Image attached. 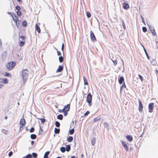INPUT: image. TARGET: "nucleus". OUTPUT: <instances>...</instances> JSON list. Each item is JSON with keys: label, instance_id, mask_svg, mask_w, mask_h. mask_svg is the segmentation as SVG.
<instances>
[{"label": "nucleus", "instance_id": "nucleus-20", "mask_svg": "<svg viewBox=\"0 0 158 158\" xmlns=\"http://www.w3.org/2000/svg\"><path fill=\"white\" fill-rule=\"evenodd\" d=\"M83 78L84 80V83L85 85H88V83L87 81V80L85 77L84 76H83Z\"/></svg>", "mask_w": 158, "mask_h": 158}, {"label": "nucleus", "instance_id": "nucleus-31", "mask_svg": "<svg viewBox=\"0 0 158 158\" xmlns=\"http://www.w3.org/2000/svg\"><path fill=\"white\" fill-rule=\"evenodd\" d=\"M74 129H72L71 130H69V134L70 135H72L73 134L74 132Z\"/></svg>", "mask_w": 158, "mask_h": 158}, {"label": "nucleus", "instance_id": "nucleus-55", "mask_svg": "<svg viewBox=\"0 0 158 158\" xmlns=\"http://www.w3.org/2000/svg\"><path fill=\"white\" fill-rule=\"evenodd\" d=\"M57 55L58 56H60L61 55V53L59 51H57Z\"/></svg>", "mask_w": 158, "mask_h": 158}, {"label": "nucleus", "instance_id": "nucleus-28", "mask_svg": "<svg viewBox=\"0 0 158 158\" xmlns=\"http://www.w3.org/2000/svg\"><path fill=\"white\" fill-rule=\"evenodd\" d=\"M32 156L30 154H28L26 156L23 157V158H32Z\"/></svg>", "mask_w": 158, "mask_h": 158}, {"label": "nucleus", "instance_id": "nucleus-57", "mask_svg": "<svg viewBox=\"0 0 158 158\" xmlns=\"http://www.w3.org/2000/svg\"><path fill=\"white\" fill-rule=\"evenodd\" d=\"M67 111H64V116H66L67 115Z\"/></svg>", "mask_w": 158, "mask_h": 158}, {"label": "nucleus", "instance_id": "nucleus-14", "mask_svg": "<svg viewBox=\"0 0 158 158\" xmlns=\"http://www.w3.org/2000/svg\"><path fill=\"white\" fill-rule=\"evenodd\" d=\"M147 24L149 27V29L150 31H153V30H155L154 28L153 27H152V26H151V25L149 24L148 23H147Z\"/></svg>", "mask_w": 158, "mask_h": 158}, {"label": "nucleus", "instance_id": "nucleus-64", "mask_svg": "<svg viewBox=\"0 0 158 158\" xmlns=\"http://www.w3.org/2000/svg\"><path fill=\"white\" fill-rule=\"evenodd\" d=\"M7 116H6L5 117V119H7Z\"/></svg>", "mask_w": 158, "mask_h": 158}, {"label": "nucleus", "instance_id": "nucleus-1", "mask_svg": "<svg viewBox=\"0 0 158 158\" xmlns=\"http://www.w3.org/2000/svg\"><path fill=\"white\" fill-rule=\"evenodd\" d=\"M22 76L23 81L24 82H26L28 76V71L27 69H23L22 71Z\"/></svg>", "mask_w": 158, "mask_h": 158}, {"label": "nucleus", "instance_id": "nucleus-45", "mask_svg": "<svg viewBox=\"0 0 158 158\" xmlns=\"http://www.w3.org/2000/svg\"><path fill=\"white\" fill-rule=\"evenodd\" d=\"M15 8L16 10H17V11H18V10H20V7L19 6H17L15 7Z\"/></svg>", "mask_w": 158, "mask_h": 158}, {"label": "nucleus", "instance_id": "nucleus-4", "mask_svg": "<svg viewBox=\"0 0 158 158\" xmlns=\"http://www.w3.org/2000/svg\"><path fill=\"white\" fill-rule=\"evenodd\" d=\"M90 36L91 40L92 41H96L95 35L92 31H90Z\"/></svg>", "mask_w": 158, "mask_h": 158}, {"label": "nucleus", "instance_id": "nucleus-26", "mask_svg": "<svg viewBox=\"0 0 158 158\" xmlns=\"http://www.w3.org/2000/svg\"><path fill=\"white\" fill-rule=\"evenodd\" d=\"M57 118L58 119H59L60 120H62L63 118V116L62 114H59L57 116Z\"/></svg>", "mask_w": 158, "mask_h": 158}, {"label": "nucleus", "instance_id": "nucleus-11", "mask_svg": "<svg viewBox=\"0 0 158 158\" xmlns=\"http://www.w3.org/2000/svg\"><path fill=\"white\" fill-rule=\"evenodd\" d=\"M126 138L130 142H131L133 140V138L131 135H128L126 136Z\"/></svg>", "mask_w": 158, "mask_h": 158}, {"label": "nucleus", "instance_id": "nucleus-24", "mask_svg": "<svg viewBox=\"0 0 158 158\" xmlns=\"http://www.w3.org/2000/svg\"><path fill=\"white\" fill-rule=\"evenodd\" d=\"M142 46L143 47V49H144V51L145 52V54H146V56H147V57L148 59H149V55H148V53H147V52L146 50V49L144 48V47L143 46Z\"/></svg>", "mask_w": 158, "mask_h": 158}, {"label": "nucleus", "instance_id": "nucleus-61", "mask_svg": "<svg viewBox=\"0 0 158 158\" xmlns=\"http://www.w3.org/2000/svg\"><path fill=\"white\" fill-rule=\"evenodd\" d=\"M2 41L0 39V47H1V44H2Z\"/></svg>", "mask_w": 158, "mask_h": 158}, {"label": "nucleus", "instance_id": "nucleus-5", "mask_svg": "<svg viewBox=\"0 0 158 158\" xmlns=\"http://www.w3.org/2000/svg\"><path fill=\"white\" fill-rule=\"evenodd\" d=\"M154 108V103H149L148 105V109L149 112L150 113L152 112V110Z\"/></svg>", "mask_w": 158, "mask_h": 158}, {"label": "nucleus", "instance_id": "nucleus-50", "mask_svg": "<svg viewBox=\"0 0 158 158\" xmlns=\"http://www.w3.org/2000/svg\"><path fill=\"white\" fill-rule=\"evenodd\" d=\"M2 132L4 134H6V131L4 129H2Z\"/></svg>", "mask_w": 158, "mask_h": 158}, {"label": "nucleus", "instance_id": "nucleus-35", "mask_svg": "<svg viewBox=\"0 0 158 158\" xmlns=\"http://www.w3.org/2000/svg\"><path fill=\"white\" fill-rule=\"evenodd\" d=\"M86 15L87 17L88 18L90 17L91 16L90 13L88 12H86Z\"/></svg>", "mask_w": 158, "mask_h": 158}, {"label": "nucleus", "instance_id": "nucleus-10", "mask_svg": "<svg viewBox=\"0 0 158 158\" xmlns=\"http://www.w3.org/2000/svg\"><path fill=\"white\" fill-rule=\"evenodd\" d=\"M20 124L23 125H25L26 124V121L24 119L22 118L20 121Z\"/></svg>", "mask_w": 158, "mask_h": 158}, {"label": "nucleus", "instance_id": "nucleus-12", "mask_svg": "<svg viewBox=\"0 0 158 158\" xmlns=\"http://www.w3.org/2000/svg\"><path fill=\"white\" fill-rule=\"evenodd\" d=\"M63 69V67H62V66H61V65H60V66H59V68H58V69L56 70V73H58V72H61L62 71Z\"/></svg>", "mask_w": 158, "mask_h": 158}, {"label": "nucleus", "instance_id": "nucleus-42", "mask_svg": "<svg viewBox=\"0 0 158 158\" xmlns=\"http://www.w3.org/2000/svg\"><path fill=\"white\" fill-rule=\"evenodd\" d=\"M32 155L35 158H36L37 156V154L35 153H32Z\"/></svg>", "mask_w": 158, "mask_h": 158}, {"label": "nucleus", "instance_id": "nucleus-44", "mask_svg": "<svg viewBox=\"0 0 158 158\" xmlns=\"http://www.w3.org/2000/svg\"><path fill=\"white\" fill-rule=\"evenodd\" d=\"M89 111H86L84 114V115L85 116H87L89 114Z\"/></svg>", "mask_w": 158, "mask_h": 158}, {"label": "nucleus", "instance_id": "nucleus-17", "mask_svg": "<svg viewBox=\"0 0 158 158\" xmlns=\"http://www.w3.org/2000/svg\"><path fill=\"white\" fill-rule=\"evenodd\" d=\"M95 143V138L94 137L92 138L91 140V144L93 146H94Z\"/></svg>", "mask_w": 158, "mask_h": 158}, {"label": "nucleus", "instance_id": "nucleus-41", "mask_svg": "<svg viewBox=\"0 0 158 158\" xmlns=\"http://www.w3.org/2000/svg\"><path fill=\"white\" fill-rule=\"evenodd\" d=\"M17 13L18 16H20L21 15V13L19 10L17 11Z\"/></svg>", "mask_w": 158, "mask_h": 158}, {"label": "nucleus", "instance_id": "nucleus-25", "mask_svg": "<svg viewBox=\"0 0 158 158\" xmlns=\"http://www.w3.org/2000/svg\"><path fill=\"white\" fill-rule=\"evenodd\" d=\"M49 153L50 152L48 151L46 152L44 156V158H48V155Z\"/></svg>", "mask_w": 158, "mask_h": 158}, {"label": "nucleus", "instance_id": "nucleus-7", "mask_svg": "<svg viewBox=\"0 0 158 158\" xmlns=\"http://www.w3.org/2000/svg\"><path fill=\"white\" fill-rule=\"evenodd\" d=\"M139 101V110L140 112H141L142 111V110L143 108V106L142 104V103L141 101L139 100H138Z\"/></svg>", "mask_w": 158, "mask_h": 158}, {"label": "nucleus", "instance_id": "nucleus-52", "mask_svg": "<svg viewBox=\"0 0 158 158\" xmlns=\"http://www.w3.org/2000/svg\"><path fill=\"white\" fill-rule=\"evenodd\" d=\"M64 49V44L63 43L62 44V47H61V50L63 52Z\"/></svg>", "mask_w": 158, "mask_h": 158}, {"label": "nucleus", "instance_id": "nucleus-38", "mask_svg": "<svg viewBox=\"0 0 158 158\" xmlns=\"http://www.w3.org/2000/svg\"><path fill=\"white\" fill-rule=\"evenodd\" d=\"M138 76L140 79L141 80V81H143V77L139 74L138 75Z\"/></svg>", "mask_w": 158, "mask_h": 158}, {"label": "nucleus", "instance_id": "nucleus-39", "mask_svg": "<svg viewBox=\"0 0 158 158\" xmlns=\"http://www.w3.org/2000/svg\"><path fill=\"white\" fill-rule=\"evenodd\" d=\"M140 17H141L142 22L144 23V25H145L144 19L141 15Z\"/></svg>", "mask_w": 158, "mask_h": 158}, {"label": "nucleus", "instance_id": "nucleus-29", "mask_svg": "<svg viewBox=\"0 0 158 158\" xmlns=\"http://www.w3.org/2000/svg\"><path fill=\"white\" fill-rule=\"evenodd\" d=\"M60 150L62 152H64L66 150V149L64 147H62L60 148Z\"/></svg>", "mask_w": 158, "mask_h": 158}, {"label": "nucleus", "instance_id": "nucleus-56", "mask_svg": "<svg viewBox=\"0 0 158 158\" xmlns=\"http://www.w3.org/2000/svg\"><path fill=\"white\" fill-rule=\"evenodd\" d=\"M7 52L6 51L4 52L3 53V55H4L5 56H6V55H7Z\"/></svg>", "mask_w": 158, "mask_h": 158}, {"label": "nucleus", "instance_id": "nucleus-46", "mask_svg": "<svg viewBox=\"0 0 158 158\" xmlns=\"http://www.w3.org/2000/svg\"><path fill=\"white\" fill-rule=\"evenodd\" d=\"M39 119L41 120V122L43 123L45 122V119L44 118H39Z\"/></svg>", "mask_w": 158, "mask_h": 158}, {"label": "nucleus", "instance_id": "nucleus-63", "mask_svg": "<svg viewBox=\"0 0 158 158\" xmlns=\"http://www.w3.org/2000/svg\"><path fill=\"white\" fill-rule=\"evenodd\" d=\"M71 158H77V157L75 158V156H72L71 157Z\"/></svg>", "mask_w": 158, "mask_h": 158}, {"label": "nucleus", "instance_id": "nucleus-9", "mask_svg": "<svg viewBox=\"0 0 158 158\" xmlns=\"http://www.w3.org/2000/svg\"><path fill=\"white\" fill-rule=\"evenodd\" d=\"M123 8L125 10H128L129 8V5L126 2L123 3Z\"/></svg>", "mask_w": 158, "mask_h": 158}, {"label": "nucleus", "instance_id": "nucleus-23", "mask_svg": "<svg viewBox=\"0 0 158 158\" xmlns=\"http://www.w3.org/2000/svg\"><path fill=\"white\" fill-rule=\"evenodd\" d=\"M73 140V137L72 136H70L67 139V141L69 142H71Z\"/></svg>", "mask_w": 158, "mask_h": 158}, {"label": "nucleus", "instance_id": "nucleus-33", "mask_svg": "<svg viewBox=\"0 0 158 158\" xmlns=\"http://www.w3.org/2000/svg\"><path fill=\"white\" fill-rule=\"evenodd\" d=\"M55 125L57 127H59L60 126V123L58 121H56L55 122Z\"/></svg>", "mask_w": 158, "mask_h": 158}, {"label": "nucleus", "instance_id": "nucleus-40", "mask_svg": "<svg viewBox=\"0 0 158 158\" xmlns=\"http://www.w3.org/2000/svg\"><path fill=\"white\" fill-rule=\"evenodd\" d=\"M24 42L23 41H21L20 44H19V46H23L24 44Z\"/></svg>", "mask_w": 158, "mask_h": 158}, {"label": "nucleus", "instance_id": "nucleus-8", "mask_svg": "<svg viewBox=\"0 0 158 158\" xmlns=\"http://www.w3.org/2000/svg\"><path fill=\"white\" fill-rule=\"evenodd\" d=\"M121 142L122 143V145L124 147V149L126 150L127 151L128 150V147L127 146V145L126 143L125 142H124L123 141H121Z\"/></svg>", "mask_w": 158, "mask_h": 158}, {"label": "nucleus", "instance_id": "nucleus-27", "mask_svg": "<svg viewBox=\"0 0 158 158\" xmlns=\"http://www.w3.org/2000/svg\"><path fill=\"white\" fill-rule=\"evenodd\" d=\"M30 137L31 139H36V136L35 134H31V135Z\"/></svg>", "mask_w": 158, "mask_h": 158}, {"label": "nucleus", "instance_id": "nucleus-53", "mask_svg": "<svg viewBox=\"0 0 158 158\" xmlns=\"http://www.w3.org/2000/svg\"><path fill=\"white\" fill-rule=\"evenodd\" d=\"M113 63L115 65H116L117 64V62L116 60H112Z\"/></svg>", "mask_w": 158, "mask_h": 158}, {"label": "nucleus", "instance_id": "nucleus-6", "mask_svg": "<svg viewBox=\"0 0 158 158\" xmlns=\"http://www.w3.org/2000/svg\"><path fill=\"white\" fill-rule=\"evenodd\" d=\"M0 83L3 84H7L8 83V81L6 78H0Z\"/></svg>", "mask_w": 158, "mask_h": 158}, {"label": "nucleus", "instance_id": "nucleus-19", "mask_svg": "<svg viewBox=\"0 0 158 158\" xmlns=\"http://www.w3.org/2000/svg\"><path fill=\"white\" fill-rule=\"evenodd\" d=\"M12 17L13 18V19L14 20V21L16 23L17 22V20H18V18L15 15H14V16H13L12 15Z\"/></svg>", "mask_w": 158, "mask_h": 158}, {"label": "nucleus", "instance_id": "nucleus-51", "mask_svg": "<svg viewBox=\"0 0 158 158\" xmlns=\"http://www.w3.org/2000/svg\"><path fill=\"white\" fill-rule=\"evenodd\" d=\"M13 155V152H9L8 155L9 156H11Z\"/></svg>", "mask_w": 158, "mask_h": 158}, {"label": "nucleus", "instance_id": "nucleus-22", "mask_svg": "<svg viewBox=\"0 0 158 158\" xmlns=\"http://www.w3.org/2000/svg\"><path fill=\"white\" fill-rule=\"evenodd\" d=\"M66 151L67 152H69L70 150V146L69 145H68L66 146Z\"/></svg>", "mask_w": 158, "mask_h": 158}, {"label": "nucleus", "instance_id": "nucleus-48", "mask_svg": "<svg viewBox=\"0 0 158 158\" xmlns=\"http://www.w3.org/2000/svg\"><path fill=\"white\" fill-rule=\"evenodd\" d=\"M151 32L153 35H156V32L155 30H153V31H151Z\"/></svg>", "mask_w": 158, "mask_h": 158}, {"label": "nucleus", "instance_id": "nucleus-34", "mask_svg": "<svg viewBox=\"0 0 158 158\" xmlns=\"http://www.w3.org/2000/svg\"><path fill=\"white\" fill-rule=\"evenodd\" d=\"M100 120V118H98L96 117L94 119V121L95 122H96L97 121H99Z\"/></svg>", "mask_w": 158, "mask_h": 158}, {"label": "nucleus", "instance_id": "nucleus-2", "mask_svg": "<svg viewBox=\"0 0 158 158\" xmlns=\"http://www.w3.org/2000/svg\"><path fill=\"white\" fill-rule=\"evenodd\" d=\"M15 63L14 62H9L6 65L7 68L10 70H11L15 66Z\"/></svg>", "mask_w": 158, "mask_h": 158}, {"label": "nucleus", "instance_id": "nucleus-18", "mask_svg": "<svg viewBox=\"0 0 158 158\" xmlns=\"http://www.w3.org/2000/svg\"><path fill=\"white\" fill-rule=\"evenodd\" d=\"M35 30L37 31L38 33H40V28L38 26L37 24L35 25Z\"/></svg>", "mask_w": 158, "mask_h": 158}, {"label": "nucleus", "instance_id": "nucleus-47", "mask_svg": "<svg viewBox=\"0 0 158 158\" xmlns=\"http://www.w3.org/2000/svg\"><path fill=\"white\" fill-rule=\"evenodd\" d=\"M34 131V127H31V129L30 130V132H33Z\"/></svg>", "mask_w": 158, "mask_h": 158}, {"label": "nucleus", "instance_id": "nucleus-37", "mask_svg": "<svg viewBox=\"0 0 158 158\" xmlns=\"http://www.w3.org/2000/svg\"><path fill=\"white\" fill-rule=\"evenodd\" d=\"M142 30L143 32H145L147 31V29L145 27H143L142 28Z\"/></svg>", "mask_w": 158, "mask_h": 158}, {"label": "nucleus", "instance_id": "nucleus-43", "mask_svg": "<svg viewBox=\"0 0 158 158\" xmlns=\"http://www.w3.org/2000/svg\"><path fill=\"white\" fill-rule=\"evenodd\" d=\"M122 22H123L122 25H123V27L124 29V30H125L126 29V26H125V24L123 20L122 21Z\"/></svg>", "mask_w": 158, "mask_h": 158}, {"label": "nucleus", "instance_id": "nucleus-32", "mask_svg": "<svg viewBox=\"0 0 158 158\" xmlns=\"http://www.w3.org/2000/svg\"><path fill=\"white\" fill-rule=\"evenodd\" d=\"M59 61L61 63L63 62V58L62 56H60L59 58Z\"/></svg>", "mask_w": 158, "mask_h": 158}, {"label": "nucleus", "instance_id": "nucleus-58", "mask_svg": "<svg viewBox=\"0 0 158 158\" xmlns=\"http://www.w3.org/2000/svg\"><path fill=\"white\" fill-rule=\"evenodd\" d=\"M24 125H22L21 124H20V130H22V129H21V128H22L24 126Z\"/></svg>", "mask_w": 158, "mask_h": 158}, {"label": "nucleus", "instance_id": "nucleus-54", "mask_svg": "<svg viewBox=\"0 0 158 158\" xmlns=\"http://www.w3.org/2000/svg\"><path fill=\"white\" fill-rule=\"evenodd\" d=\"M20 38L22 39V40H24L25 37V36H21L20 37Z\"/></svg>", "mask_w": 158, "mask_h": 158}, {"label": "nucleus", "instance_id": "nucleus-60", "mask_svg": "<svg viewBox=\"0 0 158 158\" xmlns=\"http://www.w3.org/2000/svg\"><path fill=\"white\" fill-rule=\"evenodd\" d=\"M34 143V142L33 141H32L31 142V144L33 145Z\"/></svg>", "mask_w": 158, "mask_h": 158}, {"label": "nucleus", "instance_id": "nucleus-49", "mask_svg": "<svg viewBox=\"0 0 158 158\" xmlns=\"http://www.w3.org/2000/svg\"><path fill=\"white\" fill-rule=\"evenodd\" d=\"M64 111H65V108H63V109L60 110H59V112L61 113L64 112Z\"/></svg>", "mask_w": 158, "mask_h": 158}, {"label": "nucleus", "instance_id": "nucleus-21", "mask_svg": "<svg viewBox=\"0 0 158 158\" xmlns=\"http://www.w3.org/2000/svg\"><path fill=\"white\" fill-rule=\"evenodd\" d=\"M103 125L105 127L107 128V129H108L109 127V125L106 122H104L103 123Z\"/></svg>", "mask_w": 158, "mask_h": 158}, {"label": "nucleus", "instance_id": "nucleus-36", "mask_svg": "<svg viewBox=\"0 0 158 158\" xmlns=\"http://www.w3.org/2000/svg\"><path fill=\"white\" fill-rule=\"evenodd\" d=\"M24 27H26L27 25V23L26 21H23L22 23Z\"/></svg>", "mask_w": 158, "mask_h": 158}, {"label": "nucleus", "instance_id": "nucleus-30", "mask_svg": "<svg viewBox=\"0 0 158 158\" xmlns=\"http://www.w3.org/2000/svg\"><path fill=\"white\" fill-rule=\"evenodd\" d=\"M60 130L59 129L57 128L55 129V133L56 134L59 133L60 132Z\"/></svg>", "mask_w": 158, "mask_h": 158}, {"label": "nucleus", "instance_id": "nucleus-15", "mask_svg": "<svg viewBox=\"0 0 158 158\" xmlns=\"http://www.w3.org/2000/svg\"><path fill=\"white\" fill-rule=\"evenodd\" d=\"M126 88V86L125 85L124 82L123 84L121 86L120 89V93H122L123 91V88Z\"/></svg>", "mask_w": 158, "mask_h": 158}, {"label": "nucleus", "instance_id": "nucleus-13", "mask_svg": "<svg viewBox=\"0 0 158 158\" xmlns=\"http://www.w3.org/2000/svg\"><path fill=\"white\" fill-rule=\"evenodd\" d=\"M70 105L69 104H67L66 105L64 108H65V110L66 111H68L69 110L70 108Z\"/></svg>", "mask_w": 158, "mask_h": 158}, {"label": "nucleus", "instance_id": "nucleus-59", "mask_svg": "<svg viewBox=\"0 0 158 158\" xmlns=\"http://www.w3.org/2000/svg\"><path fill=\"white\" fill-rule=\"evenodd\" d=\"M3 86V84H0V88H1Z\"/></svg>", "mask_w": 158, "mask_h": 158}, {"label": "nucleus", "instance_id": "nucleus-3", "mask_svg": "<svg viewBox=\"0 0 158 158\" xmlns=\"http://www.w3.org/2000/svg\"><path fill=\"white\" fill-rule=\"evenodd\" d=\"M92 96L90 94V93L88 94L87 97L86 101L89 104V106H91L90 103L92 102Z\"/></svg>", "mask_w": 158, "mask_h": 158}, {"label": "nucleus", "instance_id": "nucleus-62", "mask_svg": "<svg viewBox=\"0 0 158 158\" xmlns=\"http://www.w3.org/2000/svg\"><path fill=\"white\" fill-rule=\"evenodd\" d=\"M10 75V74L6 73V76H9V75Z\"/></svg>", "mask_w": 158, "mask_h": 158}, {"label": "nucleus", "instance_id": "nucleus-16", "mask_svg": "<svg viewBox=\"0 0 158 158\" xmlns=\"http://www.w3.org/2000/svg\"><path fill=\"white\" fill-rule=\"evenodd\" d=\"M124 81V79L123 77H121L118 80L119 83L120 84L122 83L123 81Z\"/></svg>", "mask_w": 158, "mask_h": 158}]
</instances>
